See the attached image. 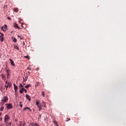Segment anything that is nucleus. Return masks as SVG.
<instances>
[{
    "label": "nucleus",
    "mask_w": 126,
    "mask_h": 126,
    "mask_svg": "<svg viewBox=\"0 0 126 126\" xmlns=\"http://www.w3.org/2000/svg\"><path fill=\"white\" fill-rule=\"evenodd\" d=\"M7 78H8V76H9V73H7Z\"/></svg>",
    "instance_id": "28"
},
{
    "label": "nucleus",
    "mask_w": 126,
    "mask_h": 126,
    "mask_svg": "<svg viewBox=\"0 0 126 126\" xmlns=\"http://www.w3.org/2000/svg\"><path fill=\"white\" fill-rule=\"evenodd\" d=\"M13 86L14 87L15 92L16 93V91H17V90L18 89V87H17V86H16V85L15 84H13Z\"/></svg>",
    "instance_id": "5"
},
{
    "label": "nucleus",
    "mask_w": 126,
    "mask_h": 126,
    "mask_svg": "<svg viewBox=\"0 0 126 126\" xmlns=\"http://www.w3.org/2000/svg\"><path fill=\"white\" fill-rule=\"evenodd\" d=\"M14 11L15 12H18V8H14Z\"/></svg>",
    "instance_id": "15"
},
{
    "label": "nucleus",
    "mask_w": 126,
    "mask_h": 126,
    "mask_svg": "<svg viewBox=\"0 0 126 126\" xmlns=\"http://www.w3.org/2000/svg\"><path fill=\"white\" fill-rule=\"evenodd\" d=\"M7 101H8V97L7 96H4L2 98L0 104L1 105H4V103H6Z\"/></svg>",
    "instance_id": "1"
},
{
    "label": "nucleus",
    "mask_w": 126,
    "mask_h": 126,
    "mask_svg": "<svg viewBox=\"0 0 126 126\" xmlns=\"http://www.w3.org/2000/svg\"><path fill=\"white\" fill-rule=\"evenodd\" d=\"M28 73H29V74H31V73H30V71H28Z\"/></svg>",
    "instance_id": "41"
},
{
    "label": "nucleus",
    "mask_w": 126,
    "mask_h": 126,
    "mask_svg": "<svg viewBox=\"0 0 126 126\" xmlns=\"http://www.w3.org/2000/svg\"><path fill=\"white\" fill-rule=\"evenodd\" d=\"M9 61H10V64L13 65V66H15V64H14V62L13 61V60H12V59H9Z\"/></svg>",
    "instance_id": "3"
},
{
    "label": "nucleus",
    "mask_w": 126,
    "mask_h": 126,
    "mask_svg": "<svg viewBox=\"0 0 126 126\" xmlns=\"http://www.w3.org/2000/svg\"><path fill=\"white\" fill-rule=\"evenodd\" d=\"M19 124L18 125V126H22V122L19 121Z\"/></svg>",
    "instance_id": "19"
},
{
    "label": "nucleus",
    "mask_w": 126,
    "mask_h": 126,
    "mask_svg": "<svg viewBox=\"0 0 126 126\" xmlns=\"http://www.w3.org/2000/svg\"><path fill=\"white\" fill-rule=\"evenodd\" d=\"M41 93L42 94L43 97H44L45 95V92H42Z\"/></svg>",
    "instance_id": "21"
},
{
    "label": "nucleus",
    "mask_w": 126,
    "mask_h": 126,
    "mask_svg": "<svg viewBox=\"0 0 126 126\" xmlns=\"http://www.w3.org/2000/svg\"><path fill=\"white\" fill-rule=\"evenodd\" d=\"M8 87H10V88L11 87V84H9V83L8 84Z\"/></svg>",
    "instance_id": "26"
},
{
    "label": "nucleus",
    "mask_w": 126,
    "mask_h": 126,
    "mask_svg": "<svg viewBox=\"0 0 126 126\" xmlns=\"http://www.w3.org/2000/svg\"><path fill=\"white\" fill-rule=\"evenodd\" d=\"M28 69H30V68H28Z\"/></svg>",
    "instance_id": "46"
},
{
    "label": "nucleus",
    "mask_w": 126,
    "mask_h": 126,
    "mask_svg": "<svg viewBox=\"0 0 126 126\" xmlns=\"http://www.w3.org/2000/svg\"><path fill=\"white\" fill-rule=\"evenodd\" d=\"M14 27H15L16 28H17L18 29H20V27L18 26V25H17V24L15 23L14 25Z\"/></svg>",
    "instance_id": "9"
},
{
    "label": "nucleus",
    "mask_w": 126,
    "mask_h": 126,
    "mask_svg": "<svg viewBox=\"0 0 126 126\" xmlns=\"http://www.w3.org/2000/svg\"><path fill=\"white\" fill-rule=\"evenodd\" d=\"M19 87L20 89V88H23V87H24L23 85L22 84H20L19 85Z\"/></svg>",
    "instance_id": "20"
},
{
    "label": "nucleus",
    "mask_w": 126,
    "mask_h": 126,
    "mask_svg": "<svg viewBox=\"0 0 126 126\" xmlns=\"http://www.w3.org/2000/svg\"><path fill=\"white\" fill-rule=\"evenodd\" d=\"M44 108H46V104H44Z\"/></svg>",
    "instance_id": "40"
},
{
    "label": "nucleus",
    "mask_w": 126,
    "mask_h": 126,
    "mask_svg": "<svg viewBox=\"0 0 126 126\" xmlns=\"http://www.w3.org/2000/svg\"><path fill=\"white\" fill-rule=\"evenodd\" d=\"M68 121H70V119H68V120H66L65 122H68Z\"/></svg>",
    "instance_id": "34"
},
{
    "label": "nucleus",
    "mask_w": 126,
    "mask_h": 126,
    "mask_svg": "<svg viewBox=\"0 0 126 126\" xmlns=\"http://www.w3.org/2000/svg\"><path fill=\"white\" fill-rule=\"evenodd\" d=\"M25 79H26V80H25V81H27V79H28V77H25Z\"/></svg>",
    "instance_id": "30"
},
{
    "label": "nucleus",
    "mask_w": 126,
    "mask_h": 126,
    "mask_svg": "<svg viewBox=\"0 0 126 126\" xmlns=\"http://www.w3.org/2000/svg\"><path fill=\"white\" fill-rule=\"evenodd\" d=\"M4 109V107L3 106H1L0 108V111H1V112H2V111H3Z\"/></svg>",
    "instance_id": "17"
},
{
    "label": "nucleus",
    "mask_w": 126,
    "mask_h": 126,
    "mask_svg": "<svg viewBox=\"0 0 126 126\" xmlns=\"http://www.w3.org/2000/svg\"><path fill=\"white\" fill-rule=\"evenodd\" d=\"M3 36L2 35H0V38H2Z\"/></svg>",
    "instance_id": "38"
},
{
    "label": "nucleus",
    "mask_w": 126,
    "mask_h": 126,
    "mask_svg": "<svg viewBox=\"0 0 126 126\" xmlns=\"http://www.w3.org/2000/svg\"><path fill=\"white\" fill-rule=\"evenodd\" d=\"M12 40L13 42H14L15 43H16V42H17V40L14 37H12Z\"/></svg>",
    "instance_id": "10"
},
{
    "label": "nucleus",
    "mask_w": 126,
    "mask_h": 126,
    "mask_svg": "<svg viewBox=\"0 0 126 126\" xmlns=\"http://www.w3.org/2000/svg\"><path fill=\"white\" fill-rule=\"evenodd\" d=\"M7 18L9 19V20H10V19H11V18H10V17H8Z\"/></svg>",
    "instance_id": "33"
},
{
    "label": "nucleus",
    "mask_w": 126,
    "mask_h": 126,
    "mask_svg": "<svg viewBox=\"0 0 126 126\" xmlns=\"http://www.w3.org/2000/svg\"><path fill=\"white\" fill-rule=\"evenodd\" d=\"M14 49H16V50H17V51H19V47H18V46H17V45L14 46Z\"/></svg>",
    "instance_id": "14"
},
{
    "label": "nucleus",
    "mask_w": 126,
    "mask_h": 126,
    "mask_svg": "<svg viewBox=\"0 0 126 126\" xmlns=\"http://www.w3.org/2000/svg\"><path fill=\"white\" fill-rule=\"evenodd\" d=\"M0 115H1V113H0Z\"/></svg>",
    "instance_id": "47"
},
{
    "label": "nucleus",
    "mask_w": 126,
    "mask_h": 126,
    "mask_svg": "<svg viewBox=\"0 0 126 126\" xmlns=\"http://www.w3.org/2000/svg\"><path fill=\"white\" fill-rule=\"evenodd\" d=\"M31 86V85H27L25 87V88H26L27 89H28L29 88H30Z\"/></svg>",
    "instance_id": "16"
},
{
    "label": "nucleus",
    "mask_w": 126,
    "mask_h": 126,
    "mask_svg": "<svg viewBox=\"0 0 126 126\" xmlns=\"http://www.w3.org/2000/svg\"><path fill=\"white\" fill-rule=\"evenodd\" d=\"M24 58H25L26 59H30V57L29 56H24Z\"/></svg>",
    "instance_id": "23"
},
{
    "label": "nucleus",
    "mask_w": 126,
    "mask_h": 126,
    "mask_svg": "<svg viewBox=\"0 0 126 126\" xmlns=\"http://www.w3.org/2000/svg\"><path fill=\"white\" fill-rule=\"evenodd\" d=\"M31 125L33 126H39L38 123H32Z\"/></svg>",
    "instance_id": "13"
},
{
    "label": "nucleus",
    "mask_w": 126,
    "mask_h": 126,
    "mask_svg": "<svg viewBox=\"0 0 126 126\" xmlns=\"http://www.w3.org/2000/svg\"><path fill=\"white\" fill-rule=\"evenodd\" d=\"M39 119H41V115H40Z\"/></svg>",
    "instance_id": "43"
},
{
    "label": "nucleus",
    "mask_w": 126,
    "mask_h": 126,
    "mask_svg": "<svg viewBox=\"0 0 126 126\" xmlns=\"http://www.w3.org/2000/svg\"><path fill=\"white\" fill-rule=\"evenodd\" d=\"M42 104H44V105L46 104V103L44 101L42 102Z\"/></svg>",
    "instance_id": "37"
},
{
    "label": "nucleus",
    "mask_w": 126,
    "mask_h": 126,
    "mask_svg": "<svg viewBox=\"0 0 126 126\" xmlns=\"http://www.w3.org/2000/svg\"><path fill=\"white\" fill-rule=\"evenodd\" d=\"M20 40H23V37L21 36L20 37Z\"/></svg>",
    "instance_id": "27"
},
{
    "label": "nucleus",
    "mask_w": 126,
    "mask_h": 126,
    "mask_svg": "<svg viewBox=\"0 0 126 126\" xmlns=\"http://www.w3.org/2000/svg\"><path fill=\"white\" fill-rule=\"evenodd\" d=\"M26 98L29 100V101H31V98H30V95L28 94L26 95Z\"/></svg>",
    "instance_id": "7"
},
{
    "label": "nucleus",
    "mask_w": 126,
    "mask_h": 126,
    "mask_svg": "<svg viewBox=\"0 0 126 126\" xmlns=\"http://www.w3.org/2000/svg\"><path fill=\"white\" fill-rule=\"evenodd\" d=\"M26 123H24L23 124V126H25V125H26Z\"/></svg>",
    "instance_id": "39"
},
{
    "label": "nucleus",
    "mask_w": 126,
    "mask_h": 126,
    "mask_svg": "<svg viewBox=\"0 0 126 126\" xmlns=\"http://www.w3.org/2000/svg\"><path fill=\"white\" fill-rule=\"evenodd\" d=\"M26 110H29L30 112H32V110H31V109H30V107H25L23 111H26Z\"/></svg>",
    "instance_id": "8"
},
{
    "label": "nucleus",
    "mask_w": 126,
    "mask_h": 126,
    "mask_svg": "<svg viewBox=\"0 0 126 126\" xmlns=\"http://www.w3.org/2000/svg\"><path fill=\"white\" fill-rule=\"evenodd\" d=\"M8 120H9V116L6 115L4 117V123H6Z\"/></svg>",
    "instance_id": "4"
},
{
    "label": "nucleus",
    "mask_w": 126,
    "mask_h": 126,
    "mask_svg": "<svg viewBox=\"0 0 126 126\" xmlns=\"http://www.w3.org/2000/svg\"><path fill=\"white\" fill-rule=\"evenodd\" d=\"M9 126H11V123H9Z\"/></svg>",
    "instance_id": "42"
},
{
    "label": "nucleus",
    "mask_w": 126,
    "mask_h": 126,
    "mask_svg": "<svg viewBox=\"0 0 126 126\" xmlns=\"http://www.w3.org/2000/svg\"><path fill=\"white\" fill-rule=\"evenodd\" d=\"M37 107L39 108V111H41V110H42V107L41 106V105H38Z\"/></svg>",
    "instance_id": "18"
},
{
    "label": "nucleus",
    "mask_w": 126,
    "mask_h": 126,
    "mask_svg": "<svg viewBox=\"0 0 126 126\" xmlns=\"http://www.w3.org/2000/svg\"><path fill=\"white\" fill-rule=\"evenodd\" d=\"M24 44H25V43H24Z\"/></svg>",
    "instance_id": "48"
},
{
    "label": "nucleus",
    "mask_w": 126,
    "mask_h": 126,
    "mask_svg": "<svg viewBox=\"0 0 126 126\" xmlns=\"http://www.w3.org/2000/svg\"><path fill=\"white\" fill-rule=\"evenodd\" d=\"M0 34L3 37V34L1 33V32H0Z\"/></svg>",
    "instance_id": "35"
},
{
    "label": "nucleus",
    "mask_w": 126,
    "mask_h": 126,
    "mask_svg": "<svg viewBox=\"0 0 126 126\" xmlns=\"http://www.w3.org/2000/svg\"><path fill=\"white\" fill-rule=\"evenodd\" d=\"M0 76H1V78L3 79V80L5 81V79H6L5 76H4V75L3 74H1L0 75Z\"/></svg>",
    "instance_id": "6"
},
{
    "label": "nucleus",
    "mask_w": 126,
    "mask_h": 126,
    "mask_svg": "<svg viewBox=\"0 0 126 126\" xmlns=\"http://www.w3.org/2000/svg\"><path fill=\"white\" fill-rule=\"evenodd\" d=\"M9 71H10L9 69H7L6 70V72H7V73H9Z\"/></svg>",
    "instance_id": "24"
},
{
    "label": "nucleus",
    "mask_w": 126,
    "mask_h": 126,
    "mask_svg": "<svg viewBox=\"0 0 126 126\" xmlns=\"http://www.w3.org/2000/svg\"><path fill=\"white\" fill-rule=\"evenodd\" d=\"M20 104H21V102H20Z\"/></svg>",
    "instance_id": "49"
},
{
    "label": "nucleus",
    "mask_w": 126,
    "mask_h": 126,
    "mask_svg": "<svg viewBox=\"0 0 126 126\" xmlns=\"http://www.w3.org/2000/svg\"><path fill=\"white\" fill-rule=\"evenodd\" d=\"M7 83V81H6V84Z\"/></svg>",
    "instance_id": "44"
},
{
    "label": "nucleus",
    "mask_w": 126,
    "mask_h": 126,
    "mask_svg": "<svg viewBox=\"0 0 126 126\" xmlns=\"http://www.w3.org/2000/svg\"><path fill=\"white\" fill-rule=\"evenodd\" d=\"M24 91H25V93H27V90L24 88Z\"/></svg>",
    "instance_id": "25"
},
{
    "label": "nucleus",
    "mask_w": 126,
    "mask_h": 126,
    "mask_svg": "<svg viewBox=\"0 0 126 126\" xmlns=\"http://www.w3.org/2000/svg\"><path fill=\"white\" fill-rule=\"evenodd\" d=\"M40 104V102L39 101V100H36V105L37 106V107H39V106H40V105H39Z\"/></svg>",
    "instance_id": "12"
},
{
    "label": "nucleus",
    "mask_w": 126,
    "mask_h": 126,
    "mask_svg": "<svg viewBox=\"0 0 126 126\" xmlns=\"http://www.w3.org/2000/svg\"><path fill=\"white\" fill-rule=\"evenodd\" d=\"M5 87H6V90H7V88H8V85H7V86H5Z\"/></svg>",
    "instance_id": "29"
},
{
    "label": "nucleus",
    "mask_w": 126,
    "mask_h": 126,
    "mask_svg": "<svg viewBox=\"0 0 126 126\" xmlns=\"http://www.w3.org/2000/svg\"><path fill=\"white\" fill-rule=\"evenodd\" d=\"M24 88H21V89H20V91H19V92H20V93L21 94H22V93H23V92L24 91Z\"/></svg>",
    "instance_id": "11"
},
{
    "label": "nucleus",
    "mask_w": 126,
    "mask_h": 126,
    "mask_svg": "<svg viewBox=\"0 0 126 126\" xmlns=\"http://www.w3.org/2000/svg\"><path fill=\"white\" fill-rule=\"evenodd\" d=\"M0 41H1V42H3V37L0 38Z\"/></svg>",
    "instance_id": "22"
},
{
    "label": "nucleus",
    "mask_w": 126,
    "mask_h": 126,
    "mask_svg": "<svg viewBox=\"0 0 126 126\" xmlns=\"http://www.w3.org/2000/svg\"><path fill=\"white\" fill-rule=\"evenodd\" d=\"M17 37H18V38H20L21 36H20V35L19 34H18V35H17Z\"/></svg>",
    "instance_id": "32"
},
{
    "label": "nucleus",
    "mask_w": 126,
    "mask_h": 126,
    "mask_svg": "<svg viewBox=\"0 0 126 126\" xmlns=\"http://www.w3.org/2000/svg\"><path fill=\"white\" fill-rule=\"evenodd\" d=\"M4 27H5V28H7V26L5 25Z\"/></svg>",
    "instance_id": "36"
},
{
    "label": "nucleus",
    "mask_w": 126,
    "mask_h": 126,
    "mask_svg": "<svg viewBox=\"0 0 126 126\" xmlns=\"http://www.w3.org/2000/svg\"><path fill=\"white\" fill-rule=\"evenodd\" d=\"M24 81H25V79H24Z\"/></svg>",
    "instance_id": "45"
},
{
    "label": "nucleus",
    "mask_w": 126,
    "mask_h": 126,
    "mask_svg": "<svg viewBox=\"0 0 126 126\" xmlns=\"http://www.w3.org/2000/svg\"><path fill=\"white\" fill-rule=\"evenodd\" d=\"M20 107H21V108H22V107H23V105L20 104Z\"/></svg>",
    "instance_id": "31"
},
{
    "label": "nucleus",
    "mask_w": 126,
    "mask_h": 126,
    "mask_svg": "<svg viewBox=\"0 0 126 126\" xmlns=\"http://www.w3.org/2000/svg\"><path fill=\"white\" fill-rule=\"evenodd\" d=\"M6 106L7 109H12L13 107H12V104L10 103H7L5 104Z\"/></svg>",
    "instance_id": "2"
}]
</instances>
